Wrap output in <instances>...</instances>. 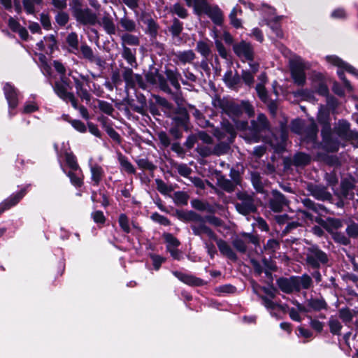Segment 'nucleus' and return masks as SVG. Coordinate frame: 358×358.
I'll return each mask as SVG.
<instances>
[{"mask_svg":"<svg viewBox=\"0 0 358 358\" xmlns=\"http://www.w3.org/2000/svg\"><path fill=\"white\" fill-rule=\"evenodd\" d=\"M223 110L232 119L236 129L245 131L243 136L250 143H257L262 137V133L268 129V122L266 117L259 114L257 120L251 122V126L248 128V122L241 118L243 112L248 117L254 115V109L252 105L245 101L240 103L233 101H228L223 104Z\"/></svg>","mask_w":358,"mask_h":358,"instance_id":"1","label":"nucleus"},{"mask_svg":"<svg viewBox=\"0 0 358 358\" xmlns=\"http://www.w3.org/2000/svg\"><path fill=\"white\" fill-rule=\"evenodd\" d=\"M189 220L191 222L190 227L194 235L199 236L201 241L206 239L205 236L210 240L216 238L215 232L206 224L205 218L201 215L191 213L189 215Z\"/></svg>","mask_w":358,"mask_h":358,"instance_id":"2","label":"nucleus"},{"mask_svg":"<svg viewBox=\"0 0 358 358\" xmlns=\"http://www.w3.org/2000/svg\"><path fill=\"white\" fill-rule=\"evenodd\" d=\"M289 68L294 83L303 86L306 80L305 71L310 68V63L306 62L299 56L294 55L289 59Z\"/></svg>","mask_w":358,"mask_h":358,"instance_id":"3","label":"nucleus"},{"mask_svg":"<svg viewBox=\"0 0 358 358\" xmlns=\"http://www.w3.org/2000/svg\"><path fill=\"white\" fill-rule=\"evenodd\" d=\"M325 60L329 64L338 68L337 74L339 78L343 80L345 87L348 91H351L352 87L350 82L345 78L343 71H346L347 72L358 77V70L336 55H327L325 57Z\"/></svg>","mask_w":358,"mask_h":358,"instance_id":"4","label":"nucleus"},{"mask_svg":"<svg viewBox=\"0 0 358 358\" xmlns=\"http://www.w3.org/2000/svg\"><path fill=\"white\" fill-rule=\"evenodd\" d=\"M306 260L312 268H317L321 264L327 263L328 257L318 246L313 245L306 249Z\"/></svg>","mask_w":358,"mask_h":358,"instance_id":"5","label":"nucleus"},{"mask_svg":"<svg viewBox=\"0 0 358 358\" xmlns=\"http://www.w3.org/2000/svg\"><path fill=\"white\" fill-rule=\"evenodd\" d=\"M322 136V146L328 152H334L339 150L341 145L338 137H336V133L331 130V125L322 127L321 131Z\"/></svg>","mask_w":358,"mask_h":358,"instance_id":"6","label":"nucleus"},{"mask_svg":"<svg viewBox=\"0 0 358 358\" xmlns=\"http://www.w3.org/2000/svg\"><path fill=\"white\" fill-rule=\"evenodd\" d=\"M237 198L240 201L235 206L238 213L243 215H248L256 210L254 199L252 195L244 192H238Z\"/></svg>","mask_w":358,"mask_h":358,"instance_id":"7","label":"nucleus"},{"mask_svg":"<svg viewBox=\"0 0 358 358\" xmlns=\"http://www.w3.org/2000/svg\"><path fill=\"white\" fill-rule=\"evenodd\" d=\"M350 123L345 120H340L334 126V131L336 136L344 141L355 140L358 138V133L350 130Z\"/></svg>","mask_w":358,"mask_h":358,"instance_id":"8","label":"nucleus"},{"mask_svg":"<svg viewBox=\"0 0 358 358\" xmlns=\"http://www.w3.org/2000/svg\"><path fill=\"white\" fill-rule=\"evenodd\" d=\"M234 53L242 61L253 62L255 52L252 45L245 41H241L233 45Z\"/></svg>","mask_w":358,"mask_h":358,"instance_id":"9","label":"nucleus"},{"mask_svg":"<svg viewBox=\"0 0 358 358\" xmlns=\"http://www.w3.org/2000/svg\"><path fill=\"white\" fill-rule=\"evenodd\" d=\"M224 130L226 132V141H221L217 143L213 150V152L217 155H221L227 153L230 148V143L236 136V131L234 126L231 124L227 125L224 127Z\"/></svg>","mask_w":358,"mask_h":358,"instance_id":"10","label":"nucleus"},{"mask_svg":"<svg viewBox=\"0 0 358 358\" xmlns=\"http://www.w3.org/2000/svg\"><path fill=\"white\" fill-rule=\"evenodd\" d=\"M74 81L76 94L82 99L87 101L90 100V94L87 87H89L90 78L87 76L78 75L71 76Z\"/></svg>","mask_w":358,"mask_h":358,"instance_id":"11","label":"nucleus"},{"mask_svg":"<svg viewBox=\"0 0 358 358\" xmlns=\"http://www.w3.org/2000/svg\"><path fill=\"white\" fill-rule=\"evenodd\" d=\"M73 15L83 24H94L97 19L96 15L89 8H75Z\"/></svg>","mask_w":358,"mask_h":358,"instance_id":"12","label":"nucleus"},{"mask_svg":"<svg viewBox=\"0 0 358 358\" xmlns=\"http://www.w3.org/2000/svg\"><path fill=\"white\" fill-rule=\"evenodd\" d=\"M29 185L22 188L20 191L15 194H13L8 198L3 201L0 203V214L3 213L5 210L10 208L19 203V201L24 196L27 194Z\"/></svg>","mask_w":358,"mask_h":358,"instance_id":"13","label":"nucleus"},{"mask_svg":"<svg viewBox=\"0 0 358 358\" xmlns=\"http://www.w3.org/2000/svg\"><path fill=\"white\" fill-rule=\"evenodd\" d=\"M70 90H71V86L66 77H61L60 80L55 83V93L64 101L68 102V97L72 94L69 92Z\"/></svg>","mask_w":358,"mask_h":358,"instance_id":"14","label":"nucleus"},{"mask_svg":"<svg viewBox=\"0 0 358 358\" xmlns=\"http://www.w3.org/2000/svg\"><path fill=\"white\" fill-rule=\"evenodd\" d=\"M3 91L10 109L9 115L12 116L14 114L12 113L11 110L15 108L18 103V94L16 89L9 83L4 85Z\"/></svg>","mask_w":358,"mask_h":358,"instance_id":"15","label":"nucleus"},{"mask_svg":"<svg viewBox=\"0 0 358 358\" xmlns=\"http://www.w3.org/2000/svg\"><path fill=\"white\" fill-rule=\"evenodd\" d=\"M269 206L274 212H280L287 206V201L282 194L277 190H273L272 198L270 199Z\"/></svg>","mask_w":358,"mask_h":358,"instance_id":"16","label":"nucleus"},{"mask_svg":"<svg viewBox=\"0 0 358 358\" xmlns=\"http://www.w3.org/2000/svg\"><path fill=\"white\" fill-rule=\"evenodd\" d=\"M122 76L127 87H134L136 85L141 86L143 84L142 76L138 74H134L132 69L129 68L124 69Z\"/></svg>","mask_w":358,"mask_h":358,"instance_id":"17","label":"nucleus"},{"mask_svg":"<svg viewBox=\"0 0 358 358\" xmlns=\"http://www.w3.org/2000/svg\"><path fill=\"white\" fill-rule=\"evenodd\" d=\"M57 41L54 36L50 35L45 36L43 40L36 43L38 50L44 52L47 54H51L56 47Z\"/></svg>","mask_w":358,"mask_h":358,"instance_id":"18","label":"nucleus"},{"mask_svg":"<svg viewBox=\"0 0 358 358\" xmlns=\"http://www.w3.org/2000/svg\"><path fill=\"white\" fill-rule=\"evenodd\" d=\"M223 80L230 89L237 90L241 87V78L239 75L236 72L234 73L231 70H229L224 73Z\"/></svg>","mask_w":358,"mask_h":358,"instance_id":"19","label":"nucleus"},{"mask_svg":"<svg viewBox=\"0 0 358 358\" xmlns=\"http://www.w3.org/2000/svg\"><path fill=\"white\" fill-rule=\"evenodd\" d=\"M215 241L220 252L224 256H226L229 259L236 261L237 259L236 253L233 251L231 246L224 240L218 238L216 236V238L213 240Z\"/></svg>","mask_w":358,"mask_h":358,"instance_id":"20","label":"nucleus"},{"mask_svg":"<svg viewBox=\"0 0 358 358\" xmlns=\"http://www.w3.org/2000/svg\"><path fill=\"white\" fill-rule=\"evenodd\" d=\"M90 168L92 185L98 186L104 176V170L102 166L97 164H90Z\"/></svg>","mask_w":358,"mask_h":358,"instance_id":"21","label":"nucleus"},{"mask_svg":"<svg viewBox=\"0 0 358 358\" xmlns=\"http://www.w3.org/2000/svg\"><path fill=\"white\" fill-rule=\"evenodd\" d=\"M317 134V127L313 119L310 120L308 124H305L303 134L301 138L307 141L314 142Z\"/></svg>","mask_w":358,"mask_h":358,"instance_id":"22","label":"nucleus"},{"mask_svg":"<svg viewBox=\"0 0 358 358\" xmlns=\"http://www.w3.org/2000/svg\"><path fill=\"white\" fill-rule=\"evenodd\" d=\"M202 13L207 14L217 25H220L223 21L222 13L217 7H211L208 5L205 10H202Z\"/></svg>","mask_w":358,"mask_h":358,"instance_id":"23","label":"nucleus"},{"mask_svg":"<svg viewBox=\"0 0 358 358\" xmlns=\"http://www.w3.org/2000/svg\"><path fill=\"white\" fill-rule=\"evenodd\" d=\"M172 273L181 282L189 285H200L202 280L193 275L182 273L180 271H173Z\"/></svg>","mask_w":358,"mask_h":358,"instance_id":"24","label":"nucleus"},{"mask_svg":"<svg viewBox=\"0 0 358 358\" xmlns=\"http://www.w3.org/2000/svg\"><path fill=\"white\" fill-rule=\"evenodd\" d=\"M280 289L287 294L298 292L294 277L290 278H281L278 281Z\"/></svg>","mask_w":358,"mask_h":358,"instance_id":"25","label":"nucleus"},{"mask_svg":"<svg viewBox=\"0 0 358 358\" xmlns=\"http://www.w3.org/2000/svg\"><path fill=\"white\" fill-rule=\"evenodd\" d=\"M177 62L182 64L192 63L196 57V55L192 50L178 51L175 53Z\"/></svg>","mask_w":358,"mask_h":358,"instance_id":"26","label":"nucleus"},{"mask_svg":"<svg viewBox=\"0 0 358 358\" xmlns=\"http://www.w3.org/2000/svg\"><path fill=\"white\" fill-rule=\"evenodd\" d=\"M287 140V134L284 129H282L280 133V138L278 139L275 135H273L272 138L270 140L271 147L274 148L276 152L282 151L285 148V143Z\"/></svg>","mask_w":358,"mask_h":358,"instance_id":"27","label":"nucleus"},{"mask_svg":"<svg viewBox=\"0 0 358 358\" xmlns=\"http://www.w3.org/2000/svg\"><path fill=\"white\" fill-rule=\"evenodd\" d=\"M233 180H230L229 179H226L224 178H220L218 179V184L221 188L224 190L231 192L234 190L235 187L238 184L239 180L238 177L231 176Z\"/></svg>","mask_w":358,"mask_h":358,"instance_id":"28","label":"nucleus"},{"mask_svg":"<svg viewBox=\"0 0 358 358\" xmlns=\"http://www.w3.org/2000/svg\"><path fill=\"white\" fill-rule=\"evenodd\" d=\"M294 278L298 292H299L301 289H309L313 284L311 278L306 274H304L301 277H294Z\"/></svg>","mask_w":358,"mask_h":358,"instance_id":"29","label":"nucleus"},{"mask_svg":"<svg viewBox=\"0 0 358 358\" xmlns=\"http://www.w3.org/2000/svg\"><path fill=\"white\" fill-rule=\"evenodd\" d=\"M101 25L108 34H114L115 33V26L111 16L107 13L105 14L101 20Z\"/></svg>","mask_w":358,"mask_h":358,"instance_id":"30","label":"nucleus"},{"mask_svg":"<svg viewBox=\"0 0 358 358\" xmlns=\"http://www.w3.org/2000/svg\"><path fill=\"white\" fill-rule=\"evenodd\" d=\"M185 1L189 7L193 6L197 15L202 14V10H205L208 6L207 0H185Z\"/></svg>","mask_w":358,"mask_h":358,"instance_id":"31","label":"nucleus"},{"mask_svg":"<svg viewBox=\"0 0 358 358\" xmlns=\"http://www.w3.org/2000/svg\"><path fill=\"white\" fill-rule=\"evenodd\" d=\"M117 159L122 169L127 173L134 174L136 173V169L134 166L129 161L127 157H125L121 153H119L117 155Z\"/></svg>","mask_w":358,"mask_h":358,"instance_id":"32","label":"nucleus"},{"mask_svg":"<svg viewBox=\"0 0 358 358\" xmlns=\"http://www.w3.org/2000/svg\"><path fill=\"white\" fill-rule=\"evenodd\" d=\"M307 306L316 311L326 309L327 307V304L323 298H311L307 301Z\"/></svg>","mask_w":358,"mask_h":358,"instance_id":"33","label":"nucleus"},{"mask_svg":"<svg viewBox=\"0 0 358 358\" xmlns=\"http://www.w3.org/2000/svg\"><path fill=\"white\" fill-rule=\"evenodd\" d=\"M66 43H68L70 51L73 54H77L79 51L78 37L75 32L70 33L66 37Z\"/></svg>","mask_w":358,"mask_h":358,"instance_id":"34","label":"nucleus"},{"mask_svg":"<svg viewBox=\"0 0 358 358\" xmlns=\"http://www.w3.org/2000/svg\"><path fill=\"white\" fill-rule=\"evenodd\" d=\"M67 176L70 178L71 182L76 187H80L83 185V178L81 170L70 171L67 173Z\"/></svg>","mask_w":358,"mask_h":358,"instance_id":"35","label":"nucleus"},{"mask_svg":"<svg viewBox=\"0 0 358 358\" xmlns=\"http://www.w3.org/2000/svg\"><path fill=\"white\" fill-rule=\"evenodd\" d=\"M143 22L147 25L146 32L150 34L151 37H155L159 29L155 21L151 17H148L143 20Z\"/></svg>","mask_w":358,"mask_h":358,"instance_id":"36","label":"nucleus"},{"mask_svg":"<svg viewBox=\"0 0 358 358\" xmlns=\"http://www.w3.org/2000/svg\"><path fill=\"white\" fill-rule=\"evenodd\" d=\"M309 190L318 199H326L329 196V194L326 192L325 189L318 185L309 186Z\"/></svg>","mask_w":358,"mask_h":358,"instance_id":"37","label":"nucleus"},{"mask_svg":"<svg viewBox=\"0 0 358 358\" xmlns=\"http://www.w3.org/2000/svg\"><path fill=\"white\" fill-rule=\"evenodd\" d=\"M310 162V157L308 155L299 152L296 154L293 158V163L296 166H303Z\"/></svg>","mask_w":358,"mask_h":358,"instance_id":"38","label":"nucleus"},{"mask_svg":"<svg viewBox=\"0 0 358 358\" xmlns=\"http://www.w3.org/2000/svg\"><path fill=\"white\" fill-rule=\"evenodd\" d=\"M317 120L322 124V127H325L327 125H330L329 124V110L323 107L320 106L317 113Z\"/></svg>","mask_w":358,"mask_h":358,"instance_id":"39","label":"nucleus"},{"mask_svg":"<svg viewBox=\"0 0 358 358\" xmlns=\"http://www.w3.org/2000/svg\"><path fill=\"white\" fill-rule=\"evenodd\" d=\"M166 75L168 80L170 81L171 84L176 89H179L180 88V83H179L180 74L176 71L169 69V70L166 71Z\"/></svg>","mask_w":358,"mask_h":358,"instance_id":"40","label":"nucleus"},{"mask_svg":"<svg viewBox=\"0 0 358 358\" xmlns=\"http://www.w3.org/2000/svg\"><path fill=\"white\" fill-rule=\"evenodd\" d=\"M122 57L131 66L136 64L135 50L124 45Z\"/></svg>","mask_w":358,"mask_h":358,"instance_id":"41","label":"nucleus"},{"mask_svg":"<svg viewBox=\"0 0 358 358\" xmlns=\"http://www.w3.org/2000/svg\"><path fill=\"white\" fill-rule=\"evenodd\" d=\"M196 50L205 58H207L210 53L209 44L203 41H199L197 42Z\"/></svg>","mask_w":358,"mask_h":358,"instance_id":"42","label":"nucleus"},{"mask_svg":"<svg viewBox=\"0 0 358 358\" xmlns=\"http://www.w3.org/2000/svg\"><path fill=\"white\" fill-rule=\"evenodd\" d=\"M305 124L304 121L301 120H294L291 123V130L301 136L303 134Z\"/></svg>","mask_w":358,"mask_h":358,"instance_id":"43","label":"nucleus"},{"mask_svg":"<svg viewBox=\"0 0 358 358\" xmlns=\"http://www.w3.org/2000/svg\"><path fill=\"white\" fill-rule=\"evenodd\" d=\"M182 23L177 18H174L172 25L169 27V31H171L172 36L173 37L178 36L182 32Z\"/></svg>","mask_w":358,"mask_h":358,"instance_id":"44","label":"nucleus"},{"mask_svg":"<svg viewBox=\"0 0 358 358\" xmlns=\"http://www.w3.org/2000/svg\"><path fill=\"white\" fill-rule=\"evenodd\" d=\"M329 326L331 333L339 335L342 329V325L338 319L331 317L329 320Z\"/></svg>","mask_w":358,"mask_h":358,"instance_id":"45","label":"nucleus"},{"mask_svg":"<svg viewBox=\"0 0 358 358\" xmlns=\"http://www.w3.org/2000/svg\"><path fill=\"white\" fill-rule=\"evenodd\" d=\"M204 245V247L206 250L207 253L210 257L211 259H213L215 255L217 254V249L215 245L212 242L213 240H210L209 238L204 239L202 241Z\"/></svg>","mask_w":358,"mask_h":358,"instance_id":"46","label":"nucleus"},{"mask_svg":"<svg viewBox=\"0 0 358 358\" xmlns=\"http://www.w3.org/2000/svg\"><path fill=\"white\" fill-rule=\"evenodd\" d=\"M164 238L167 243V250L173 248H178L180 245L179 241L176 237H174L171 234H164Z\"/></svg>","mask_w":358,"mask_h":358,"instance_id":"47","label":"nucleus"},{"mask_svg":"<svg viewBox=\"0 0 358 358\" xmlns=\"http://www.w3.org/2000/svg\"><path fill=\"white\" fill-rule=\"evenodd\" d=\"M251 182L254 188L259 192H263V184L261 181V177L258 173H252Z\"/></svg>","mask_w":358,"mask_h":358,"instance_id":"48","label":"nucleus"},{"mask_svg":"<svg viewBox=\"0 0 358 358\" xmlns=\"http://www.w3.org/2000/svg\"><path fill=\"white\" fill-rule=\"evenodd\" d=\"M65 160L71 171L80 169L76 158L72 153H66Z\"/></svg>","mask_w":358,"mask_h":358,"instance_id":"49","label":"nucleus"},{"mask_svg":"<svg viewBox=\"0 0 358 358\" xmlns=\"http://www.w3.org/2000/svg\"><path fill=\"white\" fill-rule=\"evenodd\" d=\"M256 91L257 92L259 97L263 102L266 103H269L268 93L264 85H262V83H258L256 86Z\"/></svg>","mask_w":358,"mask_h":358,"instance_id":"50","label":"nucleus"},{"mask_svg":"<svg viewBox=\"0 0 358 358\" xmlns=\"http://www.w3.org/2000/svg\"><path fill=\"white\" fill-rule=\"evenodd\" d=\"M171 11L182 19L186 18L187 16V10L180 3H175L171 8Z\"/></svg>","mask_w":358,"mask_h":358,"instance_id":"51","label":"nucleus"},{"mask_svg":"<svg viewBox=\"0 0 358 358\" xmlns=\"http://www.w3.org/2000/svg\"><path fill=\"white\" fill-rule=\"evenodd\" d=\"M122 40L124 44L130 45H138L139 44V39L137 36L125 34L122 36Z\"/></svg>","mask_w":358,"mask_h":358,"instance_id":"52","label":"nucleus"},{"mask_svg":"<svg viewBox=\"0 0 358 358\" xmlns=\"http://www.w3.org/2000/svg\"><path fill=\"white\" fill-rule=\"evenodd\" d=\"M120 24L127 31H133L136 29L135 22L127 17L120 20Z\"/></svg>","mask_w":358,"mask_h":358,"instance_id":"53","label":"nucleus"},{"mask_svg":"<svg viewBox=\"0 0 358 358\" xmlns=\"http://www.w3.org/2000/svg\"><path fill=\"white\" fill-rule=\"evenodd\" d=\"M136 162L138 167L143 170L152 171L155 168V165H153L152 162L145 158L138 159L136 160Z\"/></svg>","mask_w":358,"mask_h":358,"instance_id":"54","label":"nucleus"},{"mask_svg":"<svg viewBox=\"0 0 358 358\" xmlns=\"http://www.w3.org/2000/svg\"><path fill=\"white\" fill-rule=\"evenodd\" d=\"M155 182L157 190L163 194H169L173 190L171 187L167 185L163 180L160 179H157Z\"/></svg>","mask_w":358,"mask_h":358,"instance_id":"55","label":"nucleus"},{"mask_svg":"<svg viewBox=\"0 0 358 358\" xmlns=\"http://www.w3.org/2000/svg\"><path fill=\"white\" fill-rule=\"evenodd\" d=\"M189 196L184 192H176L174 194V200L177 204L185 205L187 203Z\"/></svg>","mask_w":358,"mask_h":358,"instance_id":"56","label":"nucleus"},{"mask_svg":"<svg viewBox=\"0 0 358 358\" xmlns=\"http://www.w3.org/2000/svg\"><path fill=\"white\" fill-rule=\"evenodd\" d=\"M119 224L121 227V229L125 232V233H129L130 231V227H129V218L125 214H120L119 217Z\"/></svg>","mask_w":358,"mask_h":358,"instance_id":"57","label":"nucleus"},{"mask_svg":"<svg viewBox=\"0 0 358 358\" xmlns=\"http://www.w3.org/2000/svg\"><path fill=\"white\" fill-rule=\"evenodd\" d=\"M99 108L103 113L109 115H111L114 111L113 105L105 101H99Z\"/></svg>","mask_w":358,"mask_h":358,"instance_id":"58","label":"nucleus"},{"mask_svg":"<svg viewBox=\"0 0 358 358\" xmlns=\"http://www.w3.org/2000/svg\"><path fill=\"white\" fill-rule=\"evenodd\" d=\"M69 16L65 12H59L55 16L56 22L61 27L65 26L69 22Z\"/></svg>","mask_w":358,"mask_h":358,"instance_id":"59","label":"nucleus"},{"mask_svg":"<svg viewBox=\"0 0 358 358\" xmlns=\"http://www.w3.org/2000/svg\"><path fill=\"white\" fill-rule=\"evenodd\" d=\"M150 257L152 259L154 268L157 271L159 269L162 263H164L166 260L164 257L155 254H151Z\"/></svg>","mask_w":358,"mask_h":358,"instance_id":"60","label":"nucleus"},{"mask_svg":"<svg viewBox=\"0 0 358 358\" xmlns=\"http://www.w3.org/2000/svg\"><path fill=\"white\" fill-rule=\"evenodd\" d=\"M80 52L83 55V58L87 59L88 61H90L94 55L92 49L86 44H83L81 45Z\"/></svg>","mask_w":358,"mask_h":358,"instance_id":"61","label":"nucleus"},{"mask_svg":"<svg viewBox=\"0 0 358 358\" xmlns=\"http://www.w3.org/2000/svg\"><path fill=\"white\" fill-rule=\"evenodd\" d=\"M151 219L160 224L168 226L170 224L169 220L164 215L155 213L151 215Z\"/></svg>","mask_w":358,"mask_h":358,"instance_id":"62","label":"nucleus"},{"mask_svg":"<svg viewBox=\"0 0 358 358\" xmlns=\"http://www.w3.org/2000/svg\"><path fill=\"white\" fill-rule=\"evenodd\" d=\"M339 317L344 322H350L352 319V314L350 309L341 308L339 310Z\"/></svg>","mask_w":358,"mask_h":358,"instance_id":"63","label":"nucleus"},{"mask_svg":"<svg viewBox=\"0 0 358 358\" xmlns=\"http://www.w3.org/2000/svg\"><path fill=\"white\" fill-rule=\"evenodd\" d=\"M346 231L350 236H358V224L355 222L350 224L346 229Z\"/></svg>","mask_w":358,"mask_h":358,"instance_id":"64","label":"nucleus"}]
</instances>
